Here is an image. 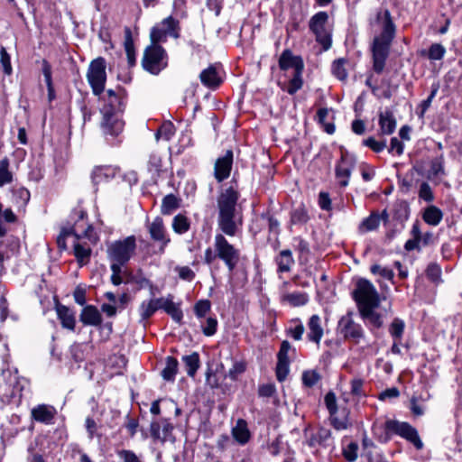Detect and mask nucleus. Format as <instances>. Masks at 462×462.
<instances>
[{"instance_id": "34", "label": "nucleus", "mask_w": 462, "mask_h": 462, "mask_svg": "<svg viewBox=\"0 0 462 462\" xmlns=\"http://www.w3.org/2000/svg\"><path fill=\"white\" fill-rule=\"evenodd\" d=\"M182 362L185 365L188 375L194 377L199 368V355L197 352H193L190 355L183 356Z\"/></svg>"}, {"instance_id": "37", "label": "nucleus", "mask_w": 462, "mask_h": 462, "mask_svg": "<svg viewBox=\"0 0 462 462\" xmlns=\"http://www.w3.org/2000/svg\"><path fill=\"white\" fill-rule=\"evenodd\" d=\"M74 255L79 264L83 265L89 261L91 248L79 242L74 244Z\"/></svg>"}, {"instance_id": "33", "label": "nucleus", "mask_w": 462, "mask_h": 462, "mask_svg": "<svg viewBox=\"0 0 462 462\" xmlns=\"http://www.w3.org/2000/svg\"><path fill=\"white\" fill-rule=\"evenodd\" d=\"M165 367L162 369L161 374L163 380L167 382H174L175 375L178 372V360L173 356H167L165 360Z\"/></svg>"}, {"instance_id": "38", "label": "nucleus", "mask_w": 462, "mask_h": 462, "mask_svg": "<svg viewBox=\"0 0 462 462\" xmlns=\"http://www.w3.org/2000/svg\"><path fill=\"white\" fill-rule=\"evenodd\" d=\"M189 226L190 222L186 216L178 214L173 217L172 229L175 233L180 235L184 234L189 229Z\"/></svg>"}, {"instance_id": "15", "label": "nucleus", "mask_w": 462, "mask_h": 462, "mask_svg": "<svg viewBox=\"0 0 462 462\" xmlns=\"http://www.w3.org/2000/svg\"><path fill=\"white\" fill-rule=\"evenodd\" d=\"M356 159L348 152L341 153L340 162L336 166V178L338 180L340 187H346L349 183L351 172L355 167Z\"/></svg>"}, {"instance_id": "30", "label": "nucleus", "mask_w": 462, "mask_h": 462, "mask_svg": "<svg viewBox=\"0 0 462 462\" xmlns=\"http://www.w3.org/2000/svg\"><path fill=\"white\" fill-rule=\"evenodd\" d=\"M275 263L278 265L279 273H288L291 271L294 259L292 253L290 249L282 250L279 255L275 258Z\"/></svg>"}, {"instance_id": "16", "label": "nucleus", "mask_w": 462, "mask_h": 462, "mask_svg": "<svg viewBox=\"0 0 462 462\" xmlns=\"http://www.w3.org/2000/svg\"><path fill=\"white\" fill-rule=\"evenodd\" d=\"M233 158L232 150H227L223 156L217 159L214 165V176L218 182H222L230 176Z\"/></svg>"}, {"instance_id": "29", "label": "nucleus", "mask_w": 462, "mask_h": 462, "mask_svg": "<svg viewBox=\"0 0 462 462\" xmlns=\"http://www.w3.org/2000/svg\"><path fill=\"white\" fill-rule=\"evenodd\" d=\"M233 438L241 445H245L250 439V432L245 420L239 419L232 429Z\"/></svg>"}, {"instance_id": "41", "label": "nucleus", "mask_w": 462, "mask_h": 462, "mask_svg": "<svg viewBox=\"0 0 462 462\" xmlns=\"http://www.w3.org/2000/svg\"><path fill=\"white\" fill-rule=\"evenodd\" d=\"M430 60H442L446 54V48L440 43H432L428 51H423Z\"/></svg>"}, {"instance_id": "14", "label": "nucleus", "mask_w": 462, "mask_h": 462, "mask_svg": "<svg viewBox=\"0 0 462 462\" xmlns=\"http://www.w3.org/2000/svg\"><path fill=\"white\" fill-rule=\"evenodd\" d=\"M102 120L100 126L103 134L107 136L116 137L120 134L124 129L125 123L121 118V115L108 113L106 110H100Z\"/></svg>"}, {"instance_id": "6", "label": "nucleus", "mask_w": 462, "mask_h": 462, "mask_svg": "<svg viewBox=\"0 0 462 462\" xmlns=\"http://www.w3.org/2000/svg\"><path fill=\"white\" fill-rule=\"evenodd\" d=\"M352 296L358 310L367 307H379L381 302L377 290L370 281L365 278L357 280Z\"/></svg>"}, {"instance_id": "13", "label": "nucleus", "mask_w": 462, "mask_h": 462, "mask_svg": "<svg viewBox=\"0 0 462 462\" xmlns=\"http://www.w3.org/2000/svg\"><path fill=\"white\" fill-rule=\"evenodd\" d=\"M338 328L346 339L355 343H358L364 337V329L360 324L354 321L352 313H347L340 319Z\"/></svg>"}, {"instance_id": "23", "label": "nucleus", "mask_w": 462, "mask_h": 462, "mask_svg": "<svg viewBox=\"0 0 462 462\" xmlns=\"http://www.w3.org/2000/svg\"><path fill=\"white\" fill-rule=\"evenodd\" d=\"M446 174L445 158L443 154H440L430 161L426 178L429 180H440Z\"/></svg>"}, {"instance_id": "47", "label": "nucleus", "mask_w": 462, "mask_h": 462, "mask_svg": "<svg viewBox=\"0 0 462 462\" xmlns=\"http://www.w3.org/2000/svg\"><path fill=\"white\" fill-rule=\"evenodd\" d=\"M123 266L124 264L110 263V269L112 272L110 280L115 286H118L124 282L123 276L125 273V271L123 270Z\"/></svg>"}, {"instance_id": "40", "label": "nucleus", "mask_w": 462, "mask_h": 462, "mask_svg": "<svg viewBox=\"0 0 462 462\" xmlns=\"http://www.w3.org/2000/svg\"><path fill=\"white\" fill-rule=\"evenodd\" d=\"M380 224V216L376 212H373L369 217L365 218L359 226L361 232H368L375 230Z\"/></svg>"}, {"instance_id": "9", "label": "nucleus", "mask_w": 462, "mask_h": 462, "mask_svg": "<svg viewBox=\"0 0 462 462\" xmlns=\"http://www.w3.org/2000/svg\"><path fill=\"white\" fill-rule=\"evenodd\" d=\"M386 429L411 442L418 450L423 448L418 430L410 423L389 420L386 421Z\"/></svg>"}, {"instance_id": "20", "label": "nucleus", "mask_w": 462, "mask_h": 462, "mask_svg": "<svg viewBox=\"0 0 462 462\" xmlns=\"http://www.w3.org/2000/svg\"><path fill=\"white\" fill-rule=\"evenodd\" d=\"M306 442L310 448L328 447L331 440V431L326 428H319L316 432L306 434Z\"/></svg>"}, {"instance_id": "31", "label": "nucleus", "mask_w": 462, "mask_h": 462, "mask_svg": "<svg viewBox=\"0 0 462 462\" xmlns=\"http://www.w3.org/2000/svg\"><path fill=\"white\" fill-rule=\"evenodd\" d=\"M422 218L428 225L436 226L441 222L443 213L438 207L430 205L424 209Z\"/></svg>"}, {"instance_id": "60", "label": "nucleus", "mask_w": 462, "mask_h": 462, "mask_svg": "<svg viewBox=\"0 0 462 462\" xmlns=\"http://www.w3.org/2000/svg\"><path fill=\"white\" fill-rule=\"evenodd\" d=\"M202 332L207 337H211L217 332V320L216 318L208 317L206 320V324L201 326Z\"/></svg>"}, {"instance_id": "17", "label": "nucleus", "mask_w": 462, "mask_h": 462, "mask_svg": "<svg viewBox=\"0 0 462 462\" xmlns=\"http://www.w3.org/2000/svg\"><path fill=\"white\" fill-rule=\"evenodd\" d=\"M104 106L100 110H106L108 113L121 115L125 110V100L122 96V90L115 91L108 89L104 97Z\"/></svg>"}, {"instance_id": "59", "label": "nucleus", "mask_w": 462, "mask_h": 462, "mask_svg": "<svg viewBox=\"0 0 462 462\" xmlns=\"http://www.w3.org/2000/svg\"><path fill=\"white\" fill-rule=\"evenodd\" d=\"M289 361L278 360L276 365V377L279 382H283L289 374Z\"/></svg>"}, {"instance_id": "44", "label": "nucleus", "mask_w": 462, "mask_h": 462, "mask_svg": "<svg viewBox=\"0 0 462 462\" xmlns=\"http://www.w3.org/2000/svg\"><path fill=\"white\" fill-rule=\"evenodd\" d=\"M404 321L399 318H395L389 328L391 336L397 341H400L404 332Z\"/></svg>"}, {"instance_id": "8", "label": "nucleus", "mask_w": 462, "mask_h": 462, "mask_svg": "<svg viewBox=\"0 0 462 462\" xmlns=\"http://www.w3.org/2000/svg\"><path fill=\"white\" fill-rule=\"evenodd\" d=\"M87 79L92 88L93 94L100 96L105 89L106 80V60L104 58L98 57L90 62Z\"/></svg>"}, {"instance_id": "24", "label": "nucleus", "mask_w": 462, "mask_h": 462, "mask_svg": "<svg viewBox=\"0 0 462 462\" xmlns=\"http://www.w3.org/2000/svg\"><path fill=\"white\" fill-rule=\"evenodd\" d=\"M199 79L201 83L209 88H216L222 82L219 72L214 65H210L208 69L202 70Z\"/></svg>"}, {"instance_id": "42", "label": "nucleus", "mask_w": 462, "mask_h": 462, "mask_svg": "<svg viewBox=\"0 0 462 462\" xmlns=\"http://www.w3.org/2000/svg\"><path fill=\"white\" fill-rule=\"evenodd\" d=\"M139 313L141 316V322L150 319L158 310L157 306L153 305L151 300L143 301L139 306Z\"/></svg>"}, {"instance_id": "28", "label": "nucleus", "mask_w": 462, "mask_h": 462, "mask_svg": "<svg viewBox=\"0 0 462 462\" xmlns=\"http://www.w3.org/2000/svg\"><path fill=\"white\" fill-rule=\"evenodd\" d=\"M115 174V169L110 166H97L91 173V180L95 185H97L112 179Z\"/></svg>"}, {"instance_id": "56", "label": "nucleus", "mask_w": 462, "mask_h": 462, "mask_svg": "<svg viewBox=\"0 0 462 462\" xmlns=\"http://www.w3.org/2000/svg\"><path fill=\"white\" fill-rule=\"evenodd\" d=\"M419 198L426 202H432L434 200L432 189L428 182H421L419 189Z\"/></svg>"}, {"instance_id": "45", "label": "nucleus", "mask_w": 462, "mask_h": 462, "mask_svg": "<svg viewBox=\"0 0 462 462\" xmlns=\"http://www.w3.org/2000/svg\"><path fill=\"white\" fill-rule=\"evenodd\" d=\"M328 115V108H319L317 112V119L319 124H320L324 131L328 133V134H332L335 133L336 127L333 123H326V118Z\"/></svg>"}, {"instance_id": "46", "label": "nucleus", "mask_w": 462, "mask_h": 462, "mask_svg": "<svg viewBox=\"0 0 462 462\" xmlns=\"http://www.w3.org/2000/svg\"><path fill=\"white\" fill-rule=\"evenodd\" d=\"M179 208L178 199L173 194L165 196L162 199V213L163 215H169L172 210Z\"/></svg>"}, {"instance_id": "55", "label": "nucleus", "mask_w": 462, "mask_h": 462, "mask_svg": "<svg viewBox=\"0 0 462 462\" xmlns=\"http://www.w3.org/2000/svg\"><path fill=\"white\" fill-rule=\"evenodd\" d=\"M211 309L208 300H200L194 306V312L199 319L204 318Z\"/></svg>"}, {"instance_id": "64", "label": "nucleus", "mask_w": 462, "mask_h": 462, "mask_svg": "<svg viewBox=\"0 0 462 462\" xmlns=\"http://www.w3.org/2000/svg\"><path fill=\"white\" fill-rule=\"evenodd\" d=\"M394 217L401 221L409 217V207L405 202L402 201L395 205Z\"/></svg>"}, {"instance_id": "11", "label": "nucleus", "mask_w": 462, "mask_h": 462, "mask_svg": "<svg viewBox=\"0 0 462 462\" xmlns=\"http://www.w3.org/2000/svg\"><path fill=\"white\" fill-rule=\"evenodd\" d=\"M23 390L17 372L3 369L0 379V395L5 399L16 397Z\"/></svg>"}, {"instance_id": "57", "label": "nucleus", "mask_w": 462, "mask_h": 462, "mask_svg": "<svg viewBox=\"0 0 462 462\" xmlns=\"http://www.w3.org/2000/svg\"><path fill=\"white\" fill-rule=\"evenodd\" d=\"M370 271L373 274H379L383 278L392 281L394 277L393 271L387 267H383L379 264H374L371 266Z\"/></svg>"}, {"instance_id": "26", "label": "nucleus", "mask_w": 462, "mask_h": 462, "mask_svg": "<svg viewBox=\"0 0 462 462\" xmlns=\"http://www.w3.org/2000/svg\"><path fill=\"white\" fill-rule=\"evenodd\" d=\"M56 311L61 326L64 328L74 330L76 324L75 313L69 308L61 304L56 306Z\"/></svg>"}, {"instance_id": "63", "label": "nucleus", "mask_w": 462, "mask_h": 462, "mask_svg": "<svg viewBox=\"0 0 462 462\" xmlns=\"http://www.w3.org/2000/svg\"><path fill=\"white\" fill-rule=\"evenodd\" d=\"M287 300L292 306H302L305 305L308 301V296L305 293L301 292H293L287 295Z\"/></svg>"}, {"instance_id": "35", "label": "nucleus", "mask_w": 462, "mask_h": 462, "mask_svg": "<svg viewBox=\"0 0 462 462\" xmlns=\"http://www.w3.org/2000/svg\"><path fill=\"white\" fill-rule=\"evenodd\" d=\"M125 51L126 52L128 64L130 66H134L135 64V54H134V41L132 38V32L131 30L126 27L125 29Z\"/></svg>"}, {"instance_id": "4", "label": "nucleus", "mask_w": 462, "mask_h": 462, "mask_svg": "<svg viewBox=\"0 0 462 462\" xmlns=\"http://www.w3.org/2000/svg\"><path fill=\"white\" fill-rule=\"evenodd\" d=\"M136 250V238L129 236L124 239L110 242L106 245V256L110 263L126 264Z\"/></svg>"}, {"instance_id": "48", "label": "nucleus", "mask_w": 462, "mask_h": 462, "mask_svg": "<svg viewBox=\"0 0 462 462\" xmlns=\"http://www.w3.org/2000/svg\"><path fill=\"white\" fill-rule=\"evenodd\" d=\"M171 318L177 323H181L183 319L182 310L180 308V304L174 303L173 300H171L164 310Z\"/></svg>"}, {"instance_id": "19", "label": "nucleus", "mask_w": 462, "mask_h": 462, "mask_svg": "<svg viewBox=\"0 0 462 462\" xmlns=\"http://www.w3.org/2000/svg\"><path fill=\"white\" fill-rule=\"evenodd\" d=\"M172 425L166 420L162 423L152 421L151 423V436L161 442H165L172 439Z\"/></svg>"}, {"instance_id": "51", "label": "nucleus", "mask_w": 462, "mask_h": 462, "mask_svg": "<svg viewBox=\"0 0 462 462\" xmlns=\"http://www.w3.org/2000/svg\"><path fill=\"white\" fill-rule=\"evenodd\" d=\"M358 444L356 442H350L346 447L343 448V457L348 462H355L358 457Z\"/></svg>"}, {"instance_id": "10", "label": "nucleus", "mask_w": 462, "mask_h": 462, "mask_svg": "<svg viewBox=\"0 0 462 462\" xmlns=\"http://www.w3.org/2000/svg\"><path fill=\"white\" fill-rule=\"evenodd\" d=\"M179 38V22L172 16L163 19L151 30L150 38L152 43L165 42L167 37Z\"/></svg>"}, {"instance_id": "2", "label": "nucleus", "mask_w": 462, "mask_h": 462, "mask_svg": "<svg viewBox=\"0 0 462 462\" xmlns=\"http://www.w3.org/2000/svg\"><path fill=\"white\" fill-rule=\"evenodd\" d=\"M394 35L395 26L390 12L385 10L382 17V32L380 35L374 37L372 46L373 69L377 74H381L384 69Z\"/></svg>"}, {"instance_id": "32", "label": "nucleus", "mask_w": 462, "mask_h": 462, "mask_svg": "<svg viewBox=\"0 0 462 462\" xmlns=\"http://www.w3.org/2000/svg\"><path fill=\"white\" fill-rule=\"evenodd\" d=\"M79 221L76 223H79V239L80 238H87L91 243L96 244L98 240V236L94 231V228L92 226L88 225L86 228H83V224L81 225L80 222H83V219L86 216V213L82 210L79 211Z\"/></svg>"}, {"instance_id": "12", "label": "nucleus", "mask_w": 462, "mask_h": 462, "mask_svg": "<svg viewBox=\"0 0 462 462\" xmlns=\"http://www.w3.org/2000/svg\"><path fill=\"white\" fill-rule=\"evenodd\" d=\"M146 227L151 239L158 245L159 253L163 254L166 246L171 242L163 219L161 217H157L152 222L147 223Z\"/></svg>"}, {"instance_id": "53", "label": "nucleus", "mask_w": 462, "mask_h": 462, "mask_svg": "<svg viewBox=\"0 0 462 462\" xmlns=\"http://www.w3.org/2000/svg\"><path fill=\"white\" fill-rule=\"evenodd\" d=\"M426 275L431 282L439 283L441 281V269L439 265L435 263L429 264Z\"/></svg>"}, {"instance_id": "18", "label": "nucleus", "mask_w": 462, "mask_h": 462, "mask_svg": "<svg viewBox=\"0 0 462 462\" xmlns=\"http://www.w3.org/2000/svg\"><path fill=\"white\" fill-rule=\"evenodd\" d=\"M56 414L57 410L55 407L49 404H39L31 411L32 420L47 425L53 422Z\"/></svg>"}, {"instance_id": "22", "label": "nucleus", "mask_w": 462, "mask_h": 462, "mask_svg": "<svg viewBox=\"0 0 462 462\" xmlns=\"http://www.w3.org/2000/svg\"><path fill=\"white\" fill-rule=\"evenodd\" d=\"M378 116L380 134L383 135L392 134L396 128V120L393 113L389 109H385L384 111H380Z\"/></svg>"}, {"instance_id": "3", "label": "nucleus", "mask_w": 462, "mask_h": 462, "mask_svg": "<svg viewBox=\"0 0 462 462\" xmlns=\"http://www.w3.org/2000/svg\"><path fill=\"white\" fill-rule=\"evenodd\" d=\"M279 68L285 72L292 69L291 79L289 80L286 91L290 95L295 94L303 86L304 63L302 59L300 56H294L291 50L286 49L279 58Z\"/></svg>"}, {"instance_id": "39", "label": "nucleus", "mask_w": 462, "mask_h": 462, "mask_svg": "<svg viewBox=\"0 0 462 462\" xmlns=\"http://www.w3.org/2000/svg\"><path fill=\"white\" fill-rule=\"evenodd\" d=\"M70 235H74L78 240L79 239V223H75V225L69 229H62L60 234L58 236L57 245L60 250H65L67 248L66 238Z\"/></svg>"}, {"instance_id": "58", "label": "nucleus", "mask_w": 462, "mask_h": 462, "mask_svg": "<svg viewBox=\"0 0 462 462\" xmlns=\"http://www.w3.org/2000/svg\"><path fill=\"white\" fill-rule=\"evenodd\" d=\"M325 404L329 412L330 417H333L337 412V398L333 392H328L325 395Z\"/></svg>"}, {"instance_id": "52", "label": "nucleus", "mask_w": 462, "mask_h": 462, "mask_svg": "<svg viewBox=\"0 0 462 462\" xmlns=\"http://www.w3.org/2000/svg\"><path fill=\"white\" fill-rule=\"evenodd\" d=\"M439 83H434L432 86H431V92L430 94V96L428 97L427 99L423 100L420 105V117H423L425 112L429 109V107L431 105V102L433 100V98L436 97L438 91H439Z\"/></svg>"}, {"instance_id": "25", "label": "nucleus", "mask_w": 462, "mask_h": 462, "mask_svg": "<svg viewBox=\"0 0 462 462\" xmlns=\"http://www.w3.org/2000/svg\"><path fill=\"white\" fill-rule=\"evenodd\" d=\"M79 320L84 325L99 326L102 323V316L95 306L87 305L79 315Z\"/></svg>"}, {"instance_id": "21", "label": "nucleus", "mask_w": 462, "mask_h": 462, "mask_svg": "<svg viewBox=\"0 0 462 462\" xmlns=\"http://www.w3.org/2000/svg\"><path fill=\"white\" fill-rule=\"evenodd\" d=\"M307 327L308 339L319 346L324 334L320 317L317 314L312 315L308 321Z\"/></svg>"}, {"instance_id": "43", "label": "nucleus", "mask_w": 462, "mask_h": 462, "mask_svg": "<svg viewBox=\"0 0 462 462\" xmlns=\"http://www.w3.org/2000/svg\"><path fill=\"white\" fill-rule=\"evenodd\" d=\"M13 180L12 172L9 171V160L4 158L0 161V186L11 183Z\"/></svg>"}, {"instance_id": "54", "label": "nucleus", "mask_w": 462, "mask_h": 462, "mask_svg": "<svg viewBox=\"0 0 462 462\" xmlns=\"http://www.w3.org/2000/svg\"><path fill=\"white\" fill-rule=\"evenodd\" d=\"M42 73L45 78V82L48 88L49 92V97L51 99L53 97V88H52V80H51V65L46 61L43 60L42 63Z\"/></svg>"}, {"instance_id": "1", "label": "nucleus", "mask_w": 462, "mask_h": 462, "mask_svg": "<svg viewBox=\"0 0 462 462\" xmlns=\"http://www.w3.org/2000/svg\"><path fill=\"white\" fill-rule=\"evenodd\" d=\"M239 193L234 188L224 189L217 198V227L221 231L214 237V248L208 247L205 251L204 263L212 264L217 259L223 261L228 271L232 273L240 260V252L231 245L225 235L236 236L243 226V215L237 208Z\"/></svg>"}, {"instance_id": "50", "label": "nucleus", "mask_w": 462, "mask_h": 462, "mask_svg": "<svg viewBox=\"0 0 462 462\" xmlns=\"http://www.w3.org/2000/svg\"><path fill=\"white\" fill-rule=\"evenodd\" d=\"M364 146L369 147L374 152H381L386 147V141H377L374 137L370 136L362 142Z\"/></svg>"}, {"instance_id": "5", "label": "nucleus", "mask_w": 462, "mask_h": 462, "mask_svg": "<svg viewBox=\"0 0 462 462\" xmlns=\"http://www.w3.org/2000/svg\"><path fill=\"white\" fill-rule=\"evenodd\" d=\"M309 27L322 50L328 51L332 45V27L328 24V13L320 11L315 14L309 22Z\"/></svg>"}, {"instance_id": "36", "label": "nucleus", "mask_w": 462, "mask_h": 462, "mask_svg": "<svg viewBox=\"0 0 462 462\" xmlns=\"http://www.w3.org/2000/svg\"><path fill=\"white\" fill-rule=\"evenodd\" d=\"M348 60L345 58H339L333 61L331 70L333 75L339 80H346L347 79V71L346 65Z\"/></svg>"}, {"instance_id": "27", "label": "nucleus", "mask_w": 462, "mask_h": 462, "mask_svg": "<svg viewBox=\"0 0 462 462\" xmlns=\"http://www.w3.org/2000/svg\"><path fill=\"white\" fill-rule=\"evenodd\" d=\"M377 308L378 307H367L358 310L362 319L368 321L374 328H380L383 324L382 315L375 311Z\"/></svg>"}, {"instance_id": "7", "label": "nucleus", "mask_w": 462, "mask_h": 462, "mask_svg": "<svg viewBox=\"0 0 462 462\" xmlns=\"http://www.w3.org/2000/svg\"><path fill=\"white\" fill-rule=\"evenodd\" d=\"M167 64V53L162 46L152 42L146 47L142 59L143 68L146 71L158 75Z\"/></svg>"}, {"instance_id": "61", "label": "nucleus", "mask_w": 462, "mask_h": 462, "mask_svg": "<svg viewBox=\"0 0 462 462\" xmlns=\"http://www.w3.org/2000/svg\"><path fill=\"white\" fill-rule=\"evenodd\" d=\"M175 134L174 126L171 123L162 125L157 131L155 137L158 140L160 136H162L165 140H170Z\"/></svg>"}, {"instance_id": "62", "label": "nucleus", "mask_w": 462, "mask_h": 462, "mask_svg": "<svg viewBox=\"0 0 462 462\" xmlns=\"http://www.w3.org/2000/svg\"><path fill=\"white\" fill-rule=\"evenodd\" d=\"M319 379L320 376L316 371H305L302 374V383L307 387L314 386Z\"/></svg>"}, {"instance_id": "49", "label": "nucleus", "mask_w": 462, "mask_h": 462, "mask_svg": "<svg viewBox=\"0 0 462 462\" xmlns=\"http://www.w3.org/2000/svg\"><path fill=\"white\" fill-rule=\"evenodd\" d=\"M309 218L308 212L303 206L295 208L291 212V221L292 224H305L308 222Z\"/></svg>"}]
</instances>
